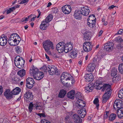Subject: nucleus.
Wrapping results in <instances>:
<instances>
[{
  "label": "nucleus",
  "mask_w": 123,
  "mask_h": 123,
  "mask_svg": "<svg viewBox=\"0 0 123 123\" xmlns=\"http://www.w3.org/2000/svg\"><path fill=\"white\" fill-rule=\"evenodd\" d=\"M10 37H12V39L15 43V46L18 45L21 40L20 37L16 33H13L10 36Z\"/></svg>",
  "instance_id": "nucleus-9"
},
{
  "label": "nucleus",
  "mask_w": 123,
  "mask_h": 123,
  "mask_svg": "<svg viewBox=\"0 0 123 123\" xmlns=\"http://www.w3.org/2000/svg\"><path fill=\"white\" fill-rule=\"evenodd\" d=\"M21 2L19 3L20 4H24L25 3H26L28 1V0H21Z\"/></svg>",
  "instance_id": "nucleus-53"
},
{
  "label": "nucleus",
  "mask_w": 123,
  "mask_h": 123,
  "mask_svg": "<svg viewBox=\"0 0 123 123\" xmlns=\"http://www.w3.org/2000/svg\"><path fill=\"white\" fill-rule=\"evenodd\" d=\"M36 108L37 109H41L42 108L41 106L40 105L39 103L37 104L36 106Z\"/></svg>",
  "instance_id": "nucleus-52"
},
{
  "label": "nucleus",
  "mask_w": 123,
  "mask_h": 123,
  "mask_svg": "<svg viewBox=\"0 0 123 123\" xmlns=\"http://www.w3.org/2000/svg\"><path fill=\"white\" fill-rule=\"evenodd\" d=\"M73 44H72L71 42L68 43L66 44L65 43L64 46V51L67 53L71 50L73 48Z\"/></svg>",
  "instance_id": "nucleus-14"
},
{
  "label": "nucleus",
  "mask_w": 123,
  "mask_h": 123,
  "mask_svg": "<svg viewBox=\"0 0 123 123\" xmlns=\"http://www.w3.org/2000/svg\"><path fill=\"white\" fill-rule=\"evenodd\" d=\"M61 81L62 83L64 85H65V82H64L65 81V80L64 79H62L61 78Z\"/></svg>",
  "instance_id": "nucleus-57"
},
{
  "label": "nucleus",
  "mask_w": 123,
  "mask_h": 123,
  "mask_svg": "<svg viewBox=\"0 0 123 123\" xmlns=\"http://www.w3.org/2000/svg\"><path fill=\"white\" fill-rule=\"evenodd\" d=\"M52 15L50 14L48 15L46 18L42 22L40 28L42 30H46L49 24V23L53 19Z\"/></svg>",
  "instance_id": "nucleus-5"
},
{
  "label": "nucleus",
  "mask_w": 123,
  "mask_h": 123,
  "mask_svg": "<svg viewBox=\"0 0 123 123\" xmlns=\"http://www.w3.org/2000/svg\"><path fill=\"white\" fill-rule=\"evenodd\" d=\"M68 74L66 72H63L62 74L61 77V79H64L65 80H67V78H68Z\"/></svg>",
  "instance_id": "nucleus-32"
},
{
  "label": "nucleus",
  "mask_w": 123,
  "mask_h": 123,
  "mask_svg": "<svg viewBox=\"0 0 123 123\" xmlns=\"http://www.w3.org/2000/svg\"><path fill=\"white\" fill-rule=\"evenodd\" d=\"M120 93H121L123 94V88L122 89H121L119 92L118 95H120Z\"/></svg>",
  "instance_id": "nucleus-63"
},
{
  "label": "nucleus",
  "mask_w": 123,
  "mask_h": 123,
  "mask_svg": "<svg viewBox=\"0 0 123 123\" xmlns=\"http://www.w3.org/2000/svg\"><path fill=\"white\" fill-rule=\"evenodd\" d=\"M12 39V37H9L8 40V43L11 46H15L14 41H13Z\"/></svg>",
  "instance_id": "nucleus-36"
},
{
  "label": "nucleus",
  "mask_w": 123,
  "mask_h": 123,
  "mask_svg": "<svg viewBox=\"0 0 123 123\" xmlns=\"http://www.w3.org/2000/svg\"><path fill=\"white\" fill-rule=\"evenodd\" d=\"M70 56L71 57L75 59L77 57V53L75 51H73L72 52H70Z\"/></svg>",
  "instance_id": "nucleus-31"
},
{
  "label": "nucleus",
  "mask_w": 123,
  "mask_h": 123,
  "mask_svg": "<svg viewBox=\"0 0 123 123\" xmlns=\"http://www.w3.org/2000/svg\"><path fill=\"white\" fill-rule=\"evenodd\" d=\"M95 15L94 14L90 15L87 19L88 21V22H90V24H92V22H94L95 21L94 19L93 18L92 19V18H95Z\"/></svg>",
  "instance_id": "nucleus-33"
},
{
  "label": "nucleus",
  "mask_w": 123,
  "mask_h": 123,
  "mask_svg": "<svg viewBox=\"0 0 123 123\" xmlns=\"http://www.w3.org/2000/svg\"><path fill=\"white\" fill-rule=\"evenodd\" d=\"M4 95L7 99H10L12 98L13 95L12 92L8 89L6 90L4 92Z\"/></svg>",
  "instance_id": "nucleus-24"
},
{
  "label": "nucleus",
  "mask_w": 123,
  "mask_h": 123,
  "mask_svg": "<svg viewBox=\"0 0 123 123\" xmlns=\"http://www.w3.org/2000/svg\"><path fill=\"white\" fill-rule=\"evenodd\" d=\"M120 93V95H118V97L121 99L123 100V94Z\"/></svg>",
  "instance_id": "nucleus-60"
},
{
  "label": "nucleus",
  "mask_w": 123,
  "mask_h": 123,
  "mask_svg": "<svg viewBox=\"0 0 123 123\" xmlns=\"http://www.w3.org/2000/svg\"><path fill=\"white\" fill-rule=\"evenodd\" d=\"M7 42V38L6 36L4 35H2L0 37V45L1 46L5 45Z\"/></svg>",
  "instance_id": "nucleus-16"
},
{
  "label": "nucleus",
  "mask_w": 123,
  "mask_h": 123,
  "mask_svg": "<svg viewBox=\"0 0 123 123\" xmlns=\"http://www.w3.org/2000/svg\"><path fill=\"white\" fill-rule=\"evenodd\" d=\"M82 14L84 16H87L88 15L90 12L89 8L87 6L81 7V10H80Z\"/></svg>",
  "instance_id": "nucleus-13"
},
{
  "label": "nucleus",
  "mask_w": 123,
  "mask_h": 123,
  "mask_svg": "<svg viewBox=\"0 0 123 123\" xmlns=\"http://www.w3.org/2000/svg\"><path fill=\"white\" fill-rule=\"evenodd\" d=\"M117 69L114 68L113 69L111 73V75L112 76H113L115 75H117Z\"/></svg>",
  "instance_id": "nucleus-35"
},
{
  "label": "nucleus",
  "mask_w": 123,
  "mask_h": 123,
  "mask_svg": "<svg viewBox=\"0 0 123 123\" xmlns=\"http://www.w3.org/2000/svg\"><path fill=\"white\" fill-rule=\"evenodd\" d=\"M26 87L29 89H31L33 86V85L34 83V81L32 78L29 77L26 79Z\"/></svg>",
  "instance_id": "nucleus-12"
},
{
  "label": "nucleus",
  "mask_w": 123,
  "mask_h": 123,
  "mask_svg": "<svg viewBox=\"0 0 123 123\" xmlns=\"http://www.w3.org/2000/svg\"><path fill=\"white\" fill-rule=\"evenodd\" d=\"M21 60L18 61H17L15 62V64L17 67L19 68H23L24 65L25 61L22 57H20Z\"/></svg>",
  "instance_id": "nucleus-15"
},
{
  "label": "nucleus",
  "mask_w": 123,
  "mask_h": 123,
  "mask_svg": "<svg viewBox=\"0 0 123 123\" xmlns=\"http://www.w3.org/2000/svg\"><path fill=\"white\" fill-rule=\"evenodd\" d=\"M66 93V91L63 89L60 90L58 94V97L60 98H63L64 97Z\"/></svg>",
  "instance_id": "nucleus-28"
},
{
  "label": "nucleus",
  "mask_w": 123,
  "mask_h": 123,
  "mask_svg": "<svg viewBox=\"0 0 123 123\" xmlns=\"http://www.w3.org/2000/svg\"><path fill=\"white\" fill-rule=\"evenodd\" d=\"M19 79L17 77H14L12 79V81L15 84H17L18 82L19 81Z\"/></svg>",
  "instance_id": "nucleus-43"
},
{
  "label": "nucleus",
  "mask_w": 123,
  "mask_h": 123,
  "mask_svg": "<svg viewBox=\"0 0 123 123\" xmlns=\"http://www.w3.org/2000/svg\"><path fill=\"white\" fill-rule=\"evenodd\" d=\"M85 102L83 101V103H79V109L82 108L84 107L85 106Z\"/></svg>",
  "instance_id": "nucleus-44"
},
{
  "label": "nucleus",
  "mask_w": 123,
  "mask_h": 123,
  "mask_svg": "<svg viewBox=\"0 0 123 123\" xmlns=\"http://www.w3.org/2000/svg\"><path fill=\"white\" fill-rule=\"evenodd\" d=\"M116 115L114 113H112L110 115V120L112 121L114 120L116 117Z\"/></svg>",
  "instance_id": "nucleus-39"
},
{
  "label": "nucleus",
  "mask_w": 123,
  "mask_h": 123,
  "mask_svg": "<svg viewBox=\"0 0 123 123\" xmlns=\"http://www.w3.org/2000/svg\"><path fill=\"white\" fill-rule=\"evenodd\" d=\"M123 102L122 100H117L114 102L113 107L114 109L117 110V113L119 118H121L123 117Z\"/></svg>",
  "instance_id": "nucleus-2"
},
{
  "label": "nucleus",
  "mask_w": 123,
  "mask_h": 123,
  "mask_svg": "<svg viewBox=\"0 0 123 123\" xmlns=\"http://www.w3.org/2000/svg\"><path fill=\"white\" fill-rule=\"evenodd\" d=\"M95 67V64L93 63H91L88 65L86 70L88 72H92L94 71Z\"/></svg>",
  "instance_id": "nucleus-21"
},
{
  "label": "nucleus",
  "mask_w": 123,
  "mask_h": 123,
  "mask_svg": "<svg viewBox=\"0 0 123 123\" xmlns=\"http://www.w3.org/2000/svg\"><path fill=\"white\" fill-rule=\"evenodd\" d=\"M80 103H79L80 104ZM74 106L77 108H79V103L77 102V101H76V103L75 105H74Z\"/></svg>",
  "instance_id": "nucleus-55"
},
{
  "label": "nucleus",
  "mask_w": 123,
  "mask_h": 123,
  "mask_svg": "<svg viewBox=\"0 0 123 123\" xmlns=\"http://www.w3.org/2000/svg\"><path fill=\"white\" fill-rule=\"evenodd\" d=\"M78 115L77 114H74L73 116V118L75 122L77 123H80L82 121V119L80 118V116L81 118H84L86 114V110L85 109H80L78 111Z\"/></svg>",
  "instance_id": "nucleus-4"
},
{
  "label": "nucleus",
  "mask_w": 123,
  "mask_h": 123,
  "mask_svg": "<svg viewBox=\"0 0 123 123\" xmlns=\"http://www.w3.org/2000/svg\"><path fill=\"white\" fill-rule=\"evenodd\" d=\"M48 72L50 75H53L54 74L59 75L60 72L59 70L55 66L51 65H49L48 67Z\"/></svg>",
  "instance_id": "nucleus-7"
},
{
  "label": "nucleus",
  "mask_w": 123,
  "mask_h": 123,
  "mask_svg": "<svg viewBox=\"0 0 123 123\" xmlns=\"http://www.w3.org/2000/svg\"><path fill=\"white\" fill-rule=\"evenodd\" d=\"M84 39L85 41L90 40L91 38V33L88 31H86L84 35Z\"/></svg>",
  "instance_id": "nucleus-23"
},
{
  "label": "nucleus",
  "mask_w": 123,
  "mask_h": 123,
  "mask_svg": "<svg viewBox=\"0 0 123 123\" xmlns=\"http://www.w3.org/2000/svg\"><path fill=\"white\" fill-rule=\"evenodd\" d=\"M95 21H94V22H92V24H90V22H88L87 24L90 27L92 28H94L95 27Z\"/></svg>",
  "instance_id": "nucleus-37"
},
{
  "label": "nucleus",
  "mask_w": 123,
  "mask_h": 123,
  "mask_svg": "<svg viewBox=\"0 0 123 123\" xmlns=\"http://www.w3.org/2000/svg\"><path fill=\"white\" fill-rule=\"evenodd\" d=\"M62 10L64 13L66 14H68L71 12L72 8L70 6L66 5L62 7Z\"/></svg>",
  "instance_id": "nucleus-11"
},
{
  "label": "nucleus",
  "mask_w": 123,
  "mask_h": 123,
  "mask_svg": "<svg viewBox=\"0 0 123 123\" xmlns=\"http://www.w3.org/2000/svg\"><path fill=\"white\" fill-rule=\"evenodd\" d=\"M41 68L42 70L44 72H47L48 71L47 67L45 65H43Z\"/></svg>",
  "instance_id": "nucleus-46"
},
{
  "label": "nucleus",
  "mask_w": 123,
  "mask_h": 123,
  "mask_svg": "<svg viewBox=\"0 0 123 123\" xmlns=\"http://www.w3.org/2000/svg\"><path fill=\"white\" fill-rule=\"evenodd\" d=\"M2 86H0V95L2 94Z\"/></svg>",
  "instance_id": "nucleus-61"
},
{
  "label": "nucleus",
  "mask_w": 123,
  "mask_h": 123,
  "mask_svg": "<svg viewBox=\"0 0 123 123\" xmlns=\"http://www.w3.org/2000/svg\"><path fill=\"white\" fill-rule=\"evenodd\" d=\"M33 75L35 79L37 80H40L43 78L44 74L43 72H39Z\"/></svg>",
  "instance_id": "nucleus-18"
},
{
  "label": "nucleus",
  "mask_w": 123,
  "mask_h": 123,
  "mask_svg": "<svg viewBox=\"0 0 123 123\" xmlns=\"http://www.w3.org/2000/svg\"><path fill=\"white\" fill-rule=\"evenodd\" d=\"M41 123H51L49 121L44 119H43L41 122Z\"/></svg>",
  "instance_id": "nucleus-50"
},
{
  "label": "nucleus",
  "mask_w": 123,
  "mask_h": 123,
  "mask_svg": "<svg viewBox=\"0 0 123 123\" xmlns=\"http://www.w3.org/2000/svg\"><path fill=\"white\" fill-rule=\"evenodd\" d=\"M84 78L86 79V81L88 82L92 80L93 78V76L92 73L86 74L84 76Z\"/></svg>",
  "instance_id": "nucleus-20"
},
{
  "label": "nucleus",
  "mask_w": 123,
  "mask_h": 123,
  "mask_svg": "<svg viewBox=\"0 0 123 123\" xmlns=\"http://www.w3.org/2000/svg\"><path fill=\"white\" fill-rule=\"evenodd\" d=\"M37 115L39 116L40 117H45V115L43 113H38L37 114Z\"/></svg>",
  "instance_id": "nucleus-54"
},
{
  "label": "nucleus",
  "mask_w": 123,
  "mask_h": 123,
  "mask_svg": "<svg viewBox=\"0 0 123 123\" xmlns=\"http://www.w3.org/2000/svg\"><path fill=\"white\" fill-rule=\"evenodd\" d=\"M12 12V10H11V9H10V8L9 9V10H8L7 11V12H6L7 14H8L10 13H11Z\"/></svg>",
  "instance_id": "nucleus-64"
},
{
  "label": "nucleus",
  "mask_w": 123,
  "mask_h": 123,
  "mask_svg": "<svg viewBox=\"0 0 123 123\" xmlns=\"http://www.w3.org/2000/svg\"><path fill=\"white\" fill-rule=\"evenodd\" d=\"M103 89L102 91H105V93L103 94L102 97V102L103 103L106 102L110 97L111 93L112 90L111 89V85L109 84H105L103 86L102 84Z\"/></svg>",
  "instance_id": "nucleus-1"
},
{
  "label": "nucleus",
  "mask_w": 123,
  "mask_h": 123,
  "mask_svg": "<svg viewBox=\"0 0 123 123\" xmlns=\"http://www.w3.org/2000/svg\"><path fill=\"white\" fill-rule=\"evenodd\" d=\"M24 96L29 99L32 100L33 98V96L32 93L30 91H26L24 94Z\"/></svg>",
  "instance_id": "nucleus-22"
},
{
  "label": "nucleus",
  "mask_w": 123,
  "mask_h": 123,
  "mask_svg": "<svg viewBox=\"0 0 123 123\" xmlns=\"http://www.w3.org/2000/svg\"><path fill=\"white\" fill-rule=\"evenodd\" d=\"M52 11L53 12H54V13H56L58 12V10L56 8H55L53 9L52 10Z\"/></svg>",
  "instance_id": "nucleus-56"
},
{
  "label": "nucleus",
  "mask_w": 123,
  "mask_h": 123,
  "mask_svg": "<svg viewBox=\"0 0 123 123\" xmlns=\"http://www.w3.org/2000/svg\"><path fill=\"white\" fill-rule=\"evenodd\" d=\"M113 43L112 42H108L105 45L104 49L107 51H110L113 48Z\"/></svg>",
  "instance_id": "nucleus-17"
},
{
  "label": "nucleus",
  "mask_w": 123,
  "mask_h": 123,
  "mask_svg": "<svg viewBox=\"0 0 123 123\" xmlns=\"http://www.w3.org/2000/svg\"><path fill=\"white\" fill-rule=\"evenodd\" d=\"M36 17V16L35 15H33V16L32 17V18L31 19V21H34V20L35 18Z\"/></svg>",
  "instance_id": "nucleus-59"
},
{
  "label": "nucleus",
  "mask_w": 123,
  "mask_h": 123,
  "mask_svg": "<svg viewBox=\"0 0 123 123\" xmlns=\"http://www.w3.org/2000/svg\"><path fill=\"white\" fill-rule=\"evenodd\" d=\"M84 50L86 52H89L91 51L93 47L91 43L90 42H86L83 44Z\"/></svg>",
  "instance_id": "nucleus-8"
},
{
  "label": "nucleus",
  "mask_w": 123,
  "mask_h": 123,
  "mask_svg": "<svg viewBox=\"0 0 123 123\" xmlns=\"http://www.w3.org/2000/svg\"><path fill=\"white\" fill-rule=\"evenodd\" d=\"M38 72V69L37 68L34 67V66H33L32 68L31 69H30L29 71V72L30 74H33V75Z\"/></svg>",
  "instance_id": "nucleus-27"
},
{
  "label": "nucleus",
  "mask_w": 123,
  "mask_h": 123,
  "mask_svg": "<svg viewBox=\"0 0 123 123\" xmlns=\"http://www.w3.org/2000/svg\"><path fill=\"white\" fill-rule=\"evenodd\" d=\"M120 79V77L118 75L113 76L112 78V81L114 82H116V81L119 80Z\"/></svg>",
  "instance_id": "nucleus-34"
},
{
  "label": "nucleus",
  "mask_w": 123,
  "mask_h": 123,
  "mask_svg": "<svg viewBox=\"0 0 123 123\" xmlns=\"http://www.w3.org/2000/svg\"><path fill=\"white\" fill-rule=\"evenodd\" d=\"M123 34V29H121L119 30L117 33L116 35H122Z\"/></svg>",
  "instance_id": "nucleus-48"
},
{
  "label": "nucleus",
  "mask_w": 123,
  "mask_h": 123,
  "mask_svg": "<svg viewBox=\"0 0 123 123\" xmlns=\"http://www.w3.org/2000/svg\"><path fill=\"white\" fill-rule=\"evenodd\" d=\"M118 69L120 73H123V64H121L119 65L118 67Z\"/></svg>",
  "instance_id": "nucleus-40"
},
{
  "label": "nucleus",
  "mask_w": 123,
  "mask_h": 123,
  "mask_svg": "<svg viewBox=\"0 0 123 123\" xmlns=\"http://www.w3.org/2000/svg\"><path fill=\"white\" fill-rule=\"evenodd\" d=\"M69 118V116H67L66 117L65 119V121L66 122H67V121L68 120Z\"/></svg>",
  "instance_id": "nucleus-58"
},
{
  "label": "nucleus",
  "mask_w": 123,
  "mask_h": 123,
  "mask_svg": "<svg viewBox=\"0 0 123 123\" xmlns=\"http://www.w3.org/2000/svg\"><path fill=\"white\" fill-rule=\"evenodd\" d=\"M75 92V91L74 90H71L67 93V96L69 98L74 99V97Z\"/></svg>",
  "instance_id": "nucleus-26"
},
{
  "label": "nucleus",
  "mask_w": 123,
  "mask_h": 123,
  "mask_svg": "<svg viewBox=\"0 0 123 123\" xmlns=\"http://www.w3.org/2000/svg\"><path fill=\"white\" fill-rule=\"evenodd\" d=\"M117 41L121 43H123V39L122 38L121 36H118L117 37Z\"/></svg>",
  "instance_id": "nucleus-45"
},
{
  "label": "nucleus",
  "mask_w": 123,
  "mask_h": 123,
  "mask_svg": "<svg viewBox=\"0 0 123 123\" xmlns=\"http://www.w3.org/2000/svg\"><path fill=\"white\" fill-rule=\"evenodd\" d=\"M75 97L76 99H78L77 102L78 103H83V101L82 99H83V97L82 96L81 93L80 92H77L76 94Z\"/></svg>",
  "instance_id": "nucleus-19"
},
{
  "label": "nucleus",
  "mask_w": 123,
  "mask_h": 123,
  "mask_svg": "<svg viewBox=\"0 0 123 123\" xmlns=\"http://www.w3.org/2000/svg\"><path fill=\"white\" fill-rule=\"evenodd\" d=\"M21 59V58H20V57L19 56H16L15 58L14 59L15 62H17V61H19Z\"/></svg>",
  "instance_id": "nucleus-49"
},
{
  "label": "nucleus",
  "mask_w": 123,
  "mask_h": 123,
  "mask_svg": "<svg viewBox=\"0 0 123 123\" xmlns=\"http://www.w3.org/2000/svg\"><path fill=\"white\" fill-rule=\"evenodd\" d=\"M65 43L63 42H59L56 45V49L58 52L60 53H62L64 50V48Z\"/></svg>",
  "instance_id": "nucleus-10"
},
{
  "label": "nucleus",
  "mask_w": 123,
  "mask_h": 123,
  "mask_svg": "<svg viewBox=\"0 0 123 123\" xmlns=\"http://www.w3.org/2000/svg\"><path fill=\"white\" fill-rule=\"evenodd\" d=\"M43 44L45 51L48 53H50L49 51L50 49H54L53 43L49 40H47L44 42Z\"/></svg>",
  "instance_id": "nucleus-6"
},
{
  "label": "nucleus",
  "mask_w": 123,
  "mask_h": 123,
  "mask_svg": "<svg viewBox=\"0 0 123 123\" xmlns=\"http://www.w3.org/2000/svg\"><path fill=\"white\" fill-rule=\"evenodd\" d=\"M102 87V82L97 80L94 84L92 83H89L87 86L85 87V91L86 92L88 93L92 92L94 87L96 88L97 89H99L101 88Z\"/></svg>",
  "instance_id": "nucleus-3"
},
{
  "label": "nucleus",
  "mask_w": 123,
  "mask_h": 123,
  "mask_svg": "<svg viewBox=\"0 0 123 123\" xmlns=\"http://www.w3.org/2000/svg\"><path fill=\"white\" fill-rule=\"evenodd\" d=\"M109 115V112L108 111H105V112L104 115V117L106 118H107Z\"/></svg>",
  "instance_id": "nucleus-51"
},
{
  "label": "nucleus",
  "mask_w": 123,
  "mask_h": 123,
  "mask_svg": "<svg viewBox=\"0 0 123 123\" xmlns=\"http://www.w3.org/2000/svg\"><path fill=\"white\" fill-rule=\"evenodd\" d=\"M82 15L80 11L76 10L74 12V16L76 19H80Z\"/></svg>",
  "instance_id": "nucleus-25"
},
{
  "label": "nucleus",
  "mask_w": 123,
  "mask_h": 123,
  "mask_svg": "<svg viewBox=\"0 0 123 123\" xmlns=\"http://www.w3.org/2000/svg\"><path fill=\"white\" fill-rule=\"evenodd\" d=\"M117 47L119 49H121L123 47V44L120 43L117 44Z\"/></svg>",
  "instance_id": "nucleus-47"
},
{
  "label": "nucleus",
  "mask_w": 123,
  "mask_h": 123,
  "mask_svg": "<svg viewBox=\"0 0 123 123\" xmlns=\"http://www.w3.org/2000/svg\"><path fill=\"white\" fill-rule=\"evenodd\" d=\"M93 103L96 105V107L98 108L99 105L98 104V98L95 99L93 101Z\"/></svg>",
  "instance_id": "nucleus-41"
},
{
  "label": "nucleus",
  "mask_w": 123,
  "mask_h": 123,
  "mask_svg": "<svg viewBox=\"0 0 123 123\" xmlns=\"http://www.w3.org/2000/svg\"><path fill=\"white\" fill-rule=\"evenodd\" d=\"M15 51L18 54H19L21 52V48L19 46H17L15 48Z\"/></svg>",
  "instance_id": "nucleus-38"
},
{
  "label": "nucleus",
  "mask_w": 123,
  "mask_h": 123,
  "mask_svg": "<svg viewBox=\"0 0 123 123\" xmlns=\"http://www.w3.org/2000/svg\"><path fill=\"white\" fill-rule=\"evenodd\" d=\"M33 106V105L32 103L30 102V103L28 107V109L29 110V112L30 113H31L32 111Z\"/></svg>",
  "instance_id": "nucleus-42"
},
{
  "label": "nucleus",
  "mask_w": 123,
  "mask_h": 123,
  "mask_svg": "<svg viewBox=\"0 0 123 123\" xmlns=\"http://www.w3.org/2000/svg\"><path fill=\"white\" fill-rule=\"evenodd\" d=\"M20 89L18 87H16L13 89L12 91V95H13L17 94L20 92Z\"/></svg>",
  "instance_id": "nucleus-29"
},
{
  "label": "nucleus",
  "mask_w": 123,
  "mask_h": 123,
  "mask_svg": "<svg viewBox=\"0 0 123 123\" xmlns=\"http://www.w3.org/2000/svg\"><path fill=\"white\" fill-rule=\"evenodd\" d=\"M25 70L23 69L18 71L17 74L21 77H22L25 75Z\"/></svg>",
  "instance_id": "nucleus-30"
},
{
  "label": "nucleus",
  "mask_w": 123,
  "mask_h": 123,
  "mask_svg": "<svg viewBox=\"0 0 123 123\" xmlns=\"http://www.w3.org/2000/svg\"><path fill=\"white\" fill-rule=\"evenodd\" d=\"M116 7V6H114V5H112L110 6L109 7V8L110 9H113L114 7Z\"/></svg>",
  "instance_id": "nucleus-62"
}]
</instances>
